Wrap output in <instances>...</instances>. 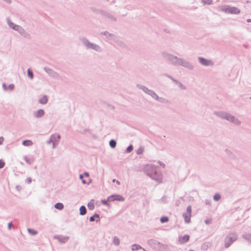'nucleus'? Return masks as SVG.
<instances>
[{"mask_svg":"<svg viewBox=\"0 0 251 251\" xmlns=\"http://www.w3.org/2000/svg\"><path fill=\"white\" fill-rule=\"evenodd\" d=\"M205 223L207 225H209L211 223V221L209 220H206L205 221Z\"/></svg>","mask_w":251,"mask_h":251,"instance_id":"obj_53","label":"nucleus"},{"mask_svg":"<svg viewBox=\"0 0 251 251\" xmlns=\"http://www.w3.org/2000/svg\"><path fill=\"white\" fill-rule=\"evenodd\" d=\"M144 172L151 179L157 182H161L162 180V175L157 167L152 164H147L144 167Z\"/></svg>","mask_w":251,"mask_h":251,"instance_id":"obj_2","label":"nucleus"},{"mask_svg":"<svg viewBox=\"0 0 251 251\" xmlns=\"http://www.w3.org/2000/svg\"><path fill=\"white\" fill-rule=\"evenodd\" d=\"M133 149V147L132 146V145H129L126 149V152H130Z\"/></svg>","mask_w":251,"mask_h":251,"instance_id":"obj_39","label":"nucleus"},{"mask_svg":"<svg viewBox=\"0 0 251 251\" xmlns=\"http://www.w3.org/2000/svg\"><path fill=\"white\" fill-rule=\"evenodd\" d=\"M237 237L238 235L236 233H229L225 238L224 242L225 248H228L234 242H235L237 239Z\"/></svg>","mask_w":251,"mask_h":251,"instance_id":"obj_5","label":"nucleus"},{"mask_svg":"<svg viewBox=\"0 0 251 251\" xmlns=\"http://www.w3.org/2000/svg\"><path fill=\"white\" fill-rule=\"evenodd\" d=\"M79 177L81 180L83 179V175H82V174L79 175Z\"/></svg>","mask_w":251,"mask_h":251,"instance_id":"obj_56","label":"nucleus"},{"mask_svg":"<svg viewBox=\"0 0 251 251\" xmlns=\"http://www.w3.org/2000/svg\"><path fill=\"white\" fill-rule=\"evenodd\" d=\"M24 160L25 161V162L28 164H31V162L30 161V160L26 157V156H25L24 157Z\"/></svg>","mask_w":251,"mask_h":251,"instance_id":"obj_44","label":"nucleus"},{"mask_svg":"<svg viewBox=\"0 0 251 251\" xmlns=\"http://www.w3.org/2000/svg\"><path fill=\"white\" fill-rule=\"evenodd\" d=\"M45 114V111L42 109H38L33 112V117L36 119L42 118L44 116Z\"/></svg>","mask_w":251,"mask_h":251,"instance_id":"obj_17","label":"nucleus"},{"mask_svg":"<svg viewBox=\"0 0 251 251\" xmlns=\"http://www.w3.org/2000/svg\"><path fill=\"white\" fill-rule=\"evenodd\" d=\"M242 237L248 241H251V234L249 233H245L242 235Z\"/></svg>","mask_w":251,"mask_h":251,"instance_id":"obj_29","label":"nucleus"},{"mask_svg":"<svg viewBox=\"0 0 251 251\" xmlns=\"http://www.w3.org/2000/svg\"><path fill=\"white\" fill-rule=\"evenodd\" d=\"M7 23L8 26L14 30H16V29H17L19 26V25H16L15 24L12 22L9 19H7Z\"/></svg>","mask_w":251,"mask_h":251,"instance_id":"obj_23","label":"nucleus"},{"mask_svg":"<svg viewBox=\"0 0 251 251\" xmlns=\"http://www.w3.org/2000/svg\"><path fill=\"white\" fill-rule=\"evenodd\" d=\"M88 207L89 209H93L94 208V205L92 204L88 203Z\"/></svg>","mask_w":251,"mask_h":251,"instance_id":"obj_48","label":"nucleus"},{"mask_svg":"<svg viewBox=\"0 0 251 251\" xmlns=\"http://www.w3.org/2000/svg\"><path fill=\"white\" fill-rule=\"evenodd\" d=\"M247 22L248 23H250V22H251V19H247Z\"/></svg>","mask_w":251,"mask_h":251,"instance_id":"obj_58","label":"nucleus"},{"mask_svg":"<svg viewBox=\"0 0 251 251\" xmlns=\"http://www.w3.org/2000/svg\"><path fill=\"white\" fill-rule=\"evenodd\" d=\"M214 115L220 118L226 120L229 113L224 111H215L213 113Z\"/></svg>","mask_w":251,"mask_h":251,"instance_id":"obj_16","label":"nucleus"},{"mask_svg":"<svg viewBox=\"0 0 251 251\" xmlns=\"http://www.w3.org/2000/svg\"><path fill=\"white\" fill-rule=\"evenodd\" d=\"M100 13L104 18L111 22H116L117 21V18L111 13L105 11H100Z\"/></svg>","mask_w":251,"mask_h":251,"instance_id":"obj_9","label":"nucleus"},{"mask_svg":"<svg viewBox=\"0 0 251 251\" xmlns=\"http://www.w3.org/2000/svg\"><path fill=\"white\" fill-rule=\"evenodd\" d=\"M5 165V162L1 159H0V169L4 167Z\"/></svg>","mask_w":251,"mask_h":251,"instance_id":"obj_42","label":"nucleus"},{"mask_svg":"<svg viewBox=\"0 0 251 251\" xmlns=\"http://www.w3.org/2000/svg\"><path fill=\"white\" fill-rule=\"evenodd\" d=\"M107 201H108L107 200H102L101 202L102 203V204L105 205L109 206V204L107 202Z\"/></svg>","mask_w":251,"mask_h":251,"instance_id":"obj_40","label":"nucleus"},{"mask_svg":"<svg viewBox=\"0 0 251 251\" xmlns=\"http://www.w3.org/2000/svg\"><path fill=\"white\" fill-rule=\"evenodd\" d=\"M198 60L199 62L204 66H212L214 65L211 60L207 59L202 57H198Z\"/></svg>","mask_w":251,"mask_h":251,"instance_id":"obj_10","label":"nucleus"},{"mask_svg":"<svg viewBox=\"0 0 251 251\" xmlns=\"http://www.w3.org/2000/svg\"><path fill=\"white\" fill-rule=\"evenodd\" d=\"M2 88L4 89V90H6L7 88H6V85L5 83H3L2 84Z\"/></svg>","mask_w":251,"mask_h":251,"instance_id":"obj_55","label":"nucleus"},{"mask_svg":"<svg viewBox=\"0 0 251 251\" xmlns=\"http://www.w3.org/2000/svg\"><path fill=\"white\" fill-rule=\"evenodd\" d=\"M137 86L139 89L142 90L145 93L158 102L164 104L170 103V101L168 99L164 97H159L153 90L149 89L146 86L142 85H137Z\"/></svg>","mask_w":251,"mask_h":251,"instance_id":"obj_3","label":"nucleus"},{"mask_svg":"<svg viewBox=\"0 0 251 251\" xmlns=\"http://www.w3.org/2000/svg\"><path fill=\"white\" fill-rule=\"evenodd\" d=\"M53 238L55 239H57L60 243H65L67 242L69 239V236L61 235H54Z\"/></svg>","mask_w":251,"mask_h":251,"instance_id":"obj_18","label":"nucleus"},{"mask_svg":"<svg viewBox=\"0 0 251 251\" xmlns=\"http://www.w3.org/2000/svg\"><path fill=\"white\" fill-rule=\"evenodd\" d=\"M101 35L104 36L107 39L113 41L116 39V35L114 34L110 33L108 31H103L100 33Z\"/></svg>","mask_w":251,"mask_h":251,"instance_id":"obj_19","label":"nucleus"},{"mask_svg":"<svg viewBox=\"0 0 251 251\" xmlns=\"http://www.w3.org/2000/svg\"><path fill=\"white\" fill-rule=\"evenodd\" d=\"M107 201H125V198L121 195H112L108 197Z\"/></svg>","mask_w":251,"mask_h":251,"instance_id":"obj_15","label":"nucleus"},{"mask_svg":"<svg viewBox=\"0 0 251 251\" xmlns=\"http://www.w3.org/2000/svg\"><path fill=\"white\" fill-rule=\"evenodd\" d=\"M109 145L112 148H115L116 146V141L113 139L111 140L109 142Z\"/></svg>","mask_w":251,"mask_h":251,"instance_id":"obj_33","label":"nucleus"},{"mask_svg":"<svg viewBox=\"0 0 251 251\" xmlns=\"http://www.w3.org/2000/svg\"><path fill=\"white\" fill-rule=\"evenodd\" d=\"M48 101V99L47 96L44 95L38 100V102L42 104H46Z\"/></svg>","mask_w":251,"mask_h":251,"instance_id":"obj_25","label":"nucleus"},{"mask_svg":"<svg viewBox=\"0 0 251 251\" xmlns=\"http://www.w3.org/2000/svg\"><path fill=\"white\" fill-rule=\"evenodd\" d=\"M156 250L158 251H168L169 246L167 245H165L159 243L158 245V248H157Z\"/></svg>","mask_w":251,"mask_h":251,"instance_id":"obj_21","label":"nucleus"},{"mask_svg":"<svg viewBox=\"0 0 251 251\" xmlns=\"http://www.w3.org/2000/svg\"><path fill=\"white\" fill-rule=\"evenodd\" d=\"M12 226V222H10L8 224V229H10L11 228V227Z\"/></svg>","mask_w":251,"mask_h":251,"instance_id":"obj_49","label":"nucleus"},{"mask_svg":"<svg viewBox=\"0 0 251 251\" xmlns=\"http://www.w3.org/2000/svg\"><path fill=\"white\" fill-rule=\"evenodd\" d=\"M160 222L162 223H166V222H167L169 221V218L167 216L162 217L160 218Z\"/></svg>","mask_w":251,"mask_h":251,"instance_id":"obj_35","label":"nucleus"},{"mask_svg":"<svg viewBox=\"0 0 251 251\" xmlns=\"http://www.w3.org/2000/svg\"><path fill=\"white\" fill-rule=\"evenodd\" d=\"M113 41L115 42V43L117 45L121 47H125V43L124 42L120 40L117 36L116 37V39L114 40Z\"/></svg>","mask_w":251,"mask_h":251,"instance_id":"obj_24","label":"nucleus"},{"mask_svg":"<svg viewBox=\"0 0 251 251\" xmlns=\"http://www.w3.org/2000/svg\"><path fill=\"white\" fill-rule=\"evenodd\" d=\"M167 77L169 78H170L173 82H174L176 85L179 87V88L181 90H186L187 89V87L183 84L181 82L173 78L172 76L167 75Z\"/></svg>","mask_w":251,"mask_h":251,"instance_id":"obj_14","label":"nucleus"},{"mask_svg":"<svg viewBox=\"0 0 251 251\" xmlns=\"http://www.w3.org/2000/svg\"><path fill=\"white\" fill-rule=\"evenodd\" d=\"M207 247H208V245H206V244H204L203 245V246H202V248L203 249V250H206L207 249Z\"/></svg>","mask_w":251,"mask_h":251,"instance_id":"obj_50","label":"nucleus"},{"mask_svg":"<svg viewBox=\"0 0 251 251\" xmlns=\"http://www.w3.org/2000/svg\"><path fill=\"white\" fill-rule=\"evenodd\" d=\"M161 54L165 60L173 66H181L189 70L194 69V66L183 58L178 57L166 51L161 52Z\"/></svg>","mask_w":251,"mask_h":251,"instance_id":"obj_1","label":"nucleus"},{"mask_svg":"<svg viewBox=\"0 0 251 251\" xmlns=\"http://www.w3.org/2000/svg\"><path fill=\"white\" fill-rule=\"evenodd\" d=\"M83 175V176H85L86 177H88L89 176V174L88 172H84Z\"/></svg>","mask_w":251,"mask_h":251,"instance_id":"obj_54","label":"nucleus"},{"mask_svg":"<svg viewBox=\"0 0 251 251\" xmlns=\"http://www.w3.org/2000/svg\"><path fill=\"white\" fill-rule=\"evenodd\" d=\"M226 121L237 126H239L241 124V122L239 119L230 113L228 114Z\"/></svg>","mask_w":251,"mask_h":251,"instance_id":"obj_13","label":"nucleus"},{"mask_svg":"<svg viewBox=\"0 0 251 251\" xmlns=\"http://www.w3.org/2000/svg\"><path fill=\"white\" fill-rule=\"evenodd\" d=\"M4 138L2 137H0V145H1L3 142Z\"/></svg>","mask_w":251,"mask_h":251,"instance_id":"obj_52","label":"nucleus"},{"mask_svg":"<svg viewBox=\"0 0 251 251\" xmlns=\"http://www.w3.org/2000/svg\"><path fill=\"white\" fill-rule=\"evenodd\" d=\"M99 218L100 215L98 214H95L93 216L90 217V222H94L95 220V218Z\"/></svg>","mask_w":251,"mask_h":251,"instance_id":"obj_34","label":"nucleus"},{"mask_svg":"<svg viewBox=\"0 0 251 251\" xmlns=\"http://www.w3.org/2000/svg\"><path fill=\"white\" fill-rule=\"evenodd\" d=\"M44 70L50 77L55 79H58L60 77V75L58 73L50 68L44 67Z\"/></svg>","mask_w":251,"mask_h":251,"instance_id":"obj_8","label":"nucleus"},{"mask_svg":"<svg viewBox=\"0 0 251 251\" xmlns=\"http://www.w3.org/2000/svg\"><path fill=\"white\" fill-rule=\"evenodd\" d=\"M27 75L31 79H33L34 76L33 73L29 69L27 70Z\"/></svg>","mask_w":251,"mask_h":251,"instance_id":"obj_36","label":"nucleus"},{"mask_svg":"<svg viewBox=\"0 0 251 251\" xmlns=\"http://www.w3.org/2000/svg\"><path fill=\"white\" fill-rule=\"evenodd\" d=\"M220 199H221V195L218 193L216 194L213 197V199L215 201H218L219 200H220Z\"/></svg>","mask_w":251,"mask_h":251,"instance_id":"obj_38","label":"nucleus"},{"mask_svg":"<svg viewBox=\"0 0 251 251\" xmlns=\"http://www.w3.org/2000/svg\"><path fill=\"white\" fill-rule=\"evenodd\" d=\"M80 215H84L86 213V208L84 205H82L79 208Z\"/></svg>","mask_w":251,"mask_h":251,"instance_id":"obj_27","label":"nucleus"},{"mask_svg":"<svg viewBox=\"0 0 251 251\" xmlns=\"http://www.w3.org/2000/svg\"><path fill=\"white\" fill-rule=\"evenodd\" d=\"M220 10L227 14H238L240 13V10L239 8L227 5L222 6L220 8Z\"/></svg>","mask_w":251,"mask_h":251,"instance_id":"obj_6","label":"nucleus"},{"mask_svg":"<svg viewBox=\"0 0 251 251\" xmlns=\"http://www.w3.org/2000/svg\"><path fill=\"white\" fill-rule=\"evenodd\" d=\"M60 139L61 136L58 133H54L51 135L50 139L46 141V143L48 145L52 143V148L55 149L59 144Z\"/></svg>","mask_w":251,"mask_h":251,"instance_id":"obj_7","label":"nucleus"},{"mask_svg":"<svg viewBox=\"0 0 251 251\" xmlns=\"http://www.w3.org/2000/svg\"><path fill=\"white\" fill-rule=\"evenodd\" d=\"M22 189V187L20 185H17L16 186V189L17 191L20 192Z\"/></svg>","mask_w":251,"mask_h":251,"instance_id":"obj_45","label":"nucleus"},{"mask_svg":"<svg viewBox=\"0 0 251 251\" xmlns=\"http://www.w3.org/2000/svg\"><path fill=\"white\" fill-rule=\"evenodd\" d=\"M144 149L143 147H140L137 151L136 153L138 155H140L142 154L144 152Z\"/></svg>","mask_w":251,"mask_h":251,"instance_id":"obj_37","label":"nucleus"},{"mask_svg":"<svg viewBox=\"0 0 251 251\" xmlns=\"http://www.w3.org/2000/svg\"><path fill=\"white\" fill-rule=\"evenodd\" d=\"M191 213H192L191 206L189 205L187 207L186 212L185 213H183L182 215L185 223H189L190 222Z\"/></svg>","mask_w":251,"mask_h":251,"instance_id":"obj_11","label":"nucleus"},{"mask_svg":"<svg viewBox=\"0 0 251 251\" xmlns=\"http://www.w3.org/2000/svg\"><path fill=\"white\" fill-rule=\"evenodd\" d=\"M158 163L159 164V165H160V166H162L163 168H164V167H165V165L163 162H161V161H158Z\"/></svg>","mask_w":251,"mask_h":251,"instance_id":"obj_51","label":"nucleus"},{"mask_svg":"<svg viewBox=\"0 0 251 251\" xmlns=\"http://www.w3.org/2000/svg\"><path fill=\"white\" fill-rule=\"evenodd\" d=\"M80 41L87 50H92L98 52H101L102 51V48L100 45L91 42L85 37L81 38Z\"/></svg>","mask_w":251,"mask_h":251,"instance_id":"obj_4","label":"nucleus"},{"mask_svg":"<svg viewBox=\"0 0 251 251\" xmlns=\"http://www.w3.org/2000/svg\"><path fill=\"white\" fill-rule=\"evenodd\" d=\"M16 31L25 39H30L31 38L30 34L20 25L19 26L17 29H16Z\"/></svg>","mask_w":251,"mask_h":251,"instance_id":"obj_12","label":"nucleus"},{"mask_svg":"<svg viewBox=\"0 0 251 251\" xmlns=\"http://www.w3.org/2000/svg\"><path fill=\"white\" fill-rule=\"evenodd\" d=\"M8 88L9 90H13V89L14 88V85L13 84H10L9 86H8Z\"/></svg>","mask_w":251,"mask_h":251,"instance_id":"obj_46","label":"nucleus"},{"mask_svg":"<svg viewBox=\"0 0 251 251\" xmlns=\"http://www.w3.org/2000/svg\"><path fill=\"white\" fill-rule=\"evenodd\" d=\"M159 242L154 239H150L148 241V244L150 245L152 248L154 250H157V248H158V245Z\"/></svg>","mask_w":251,"mask_h":251,"instance_id":"obj_20","label":"nucleus"},{"mask_svg":"<svg viewBox=\"0 0 251 251\" xmlns=\"http://www.w3.org/2000/svg\"><path fill=\"white\" fill-rule=\"evenodd\" d=\"M250 99L251 100V97H250Z\"/></svg>","mask_w":251,"mask_h":251,"instance_id":"obj_60","label":"nucleus"},{"mask_svg":"<svg viewBox=\"0 0 251 251\" xmlns=\"http://www.w3.org/2000/svg\"><path fill=\"white\" fill-rule=\"evenodd\" d=\"M143 248L140 245H139L133 244L132 246L131 250L132 251H135L139 250L140 249H142L143 250Z\"/></svg>","mask_w":251,"mask_h":251,"instance_id":"obj_26","label":"nucleus"},{"mask_svg":"<svg viewBox=\"0 0 251 251\" xmlns=\"http://www.w3.org/2000/svg\"><path fill=\"white\" fill-rule=\"evenodd\" d=\"M189 236L188 235H185L183 236H179L178 241L180 244H184L187 242L189 241Z\"/></svg>","mask_w":251,"mask_h":251,"instance_id":"obj_22","label":"nucleus"},{"mask_svg":"<svg viewBox=\"0 0 251 251\" xmlns=\"http://www.w3.org/2000/svg\"><path fill=\"white\" fill-rule=\"evenodd\" d=\"M113 243L116 246H118L120 244V241L117 236H114L113 239Z\"/></svg>","mask_w":251,"mask_h":251,"instance_id":"obj_28","label":"nucleus"},{"mask_svg":"<svg viewBox=\"0 0 251 251\" xmlns=\"http://www.w3.org/2000/svg\"><path fill=\"white\" fill-rule=\"evenodd\" d=\"M202 2L204 4H210L212 3V0H202Z\"/></svg>","mask_w":251,"mask_h":251,"instance_id":"obj_41","label":"nucleus"},{"mask_svg":"<svg viewBox=\"0 0 251 251\" xmlns=\"http://www.w3.org/2000/svg\"><path fill=\"white\" fill-rule=\"evenodd\" d=\"M112 181L113 182H115V183H117V184H118V185L120 184V182L119 180H116V179H113L112 180Z\"/></svg>","mask_w":251,"mask_h":251,"instance_id":"obj_47","label":"nucleus"},{"mask_svg":"<svg viewBox=\"0 0 251 251\" xmlns=\"http://www.w3.org/2000/svg\"><path fill=\"white\" fill-rule=\"evenodd\" d=\"M54 207L58 210H61L63 208L64 205L62 203L58 202L54 205Z\"/></svg>","mask_w":251,"mask_h":251,"instance_id":"obj_31","label":"nucleus"},{"mask_svg":"<svg viewBox=\"0 0 251 251\" xmlns=\"http://www.w3.org/2000/svg\"><path fill=\"white\" fill-rule=\"evenodd\" d=\"M27 231L29 234L32 235H35L37 234V231L31 228H27Z\"/></svg>","mask_w":251,"mask_h":251,"instance_id":"obj_32","label":"nucleus"},{"mask_svg":"<svg viewBox=\"0 0 251 251\" xmlns=\"http://www.w3.org/2000/svg\"><path fill=\"white\" fill-rule=\"evenodd\" d=\"M193 251V250H190V251Z\"/></svg>","mask_w":251,"mask_h":251,"instance_id":"obj_59","label":"nucleus"},{"mask_svg":"<svg viewBox=\"0 0 251 251\" xmlns=\"http://www.w3.org/2000/svg\"><path fill=\"white\" fill-rule=\"evenodd\" d=\"M82 183L84 184H87V183L86 182V181L84 179L82 180Z\"/></svg>","mask_w":251,"mask_h":251,"instance_id":"obj_57","label":"nucleus"},{"mask_svg":"<svg viewBox=\"0 0 251 251\" xmlns=\"http://www.w3.org/2000/svg\"><path fill=\"white\" fill-rule=\"evenodd\" d=\"M22 144L25 146H30L32 145L33 143L31 140H24L23 141Z\"/></svg>","mask_w":251,"mask_h":251,"instance_id":"obj_30","label":"nucleus"},{"mask_svg":"<svg viewBox=\"0 0 251 251\" xmlns=\"http://www.w3.org/2000/svg\"><path fill=\"white\" fill-rule=\"evenodd\" d=\"M25 181L26 183L29 184L31 182L32 179L31 177H27Z\"/></svg>","mask_w":251,"mask_h":251,"instance_id":"obj_43","label":"nucleus"}]
</instances>
